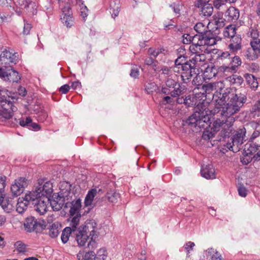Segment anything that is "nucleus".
I'll use <instances>...</instances> for the list:
<instances>
[{
  "label": "nucleus",
  "mask_w": 260,
  "mask_h": 260,
  "mask_svg": "<svg viewBox=\"0 0 260 260\" xmlns=\"http://www.w3.org/2000/svg\"><path fill=\"white\" fill-rule=\"evenodd\" d=\"M8 77L6 78V81H9L12 82H18L20 79L18 73L15 71L12 70L11 72H8Z\"/></svg>",
  "instance_id": "58836bf2"
},
{
  "label": "nucleus",
  "mask_w": 260,
  "mask_h": 260,
  "mask_svg": "<svg viewBox=\"0 0 260 260\" xmlns=\"http://www.w3.org/2000/svg\"><path fill=\"white\" fill-rule=\"evenodd\" d=\"M66 184L67 188L65 190L61 189L59 194L56 197H54L50 201V204L54 210L59 211L62 208L66 209V202L69 200L70 197H75L73 193L71 192V185L67 182Z\"/></svg>",
  "instance_id": "0eeeda50"
},
{
  "label": "nucleus",
  "mask_w": 260,
  "mask_h": 260,
  "mask_svg": "<svg viewBox=\"0 0 260 260\" xmlns=\"http://www.w3.org/2000/svg\"><path fill=\"white\" fill-rule=\"evenodd\" d=\"M97 193L96 188H92L88 191L84 200L85 206H92L93 199Z\"/></svg>",
  "instance_id": "2f4dec72"
},
{
  "label": "nucleus",
  "mask_w": 260,
  "mask_h": 260,
  "mask_svg": "<svg viewBox=\"0 0 260 260\" xmlns=\"http://www.w3.org/2000/svg\"><path fill=\"white\" fill-rule=\"evenodd\" d=\"M162 74L168 76V78L172 76L174 73H175L174 71V67L171 68L167 66H164L161 69Z\"/></svg>",
  "instance_id": "de8ad7c7"
},
{
  "label": "nucleus",
  "mask_w": 260,
  "mask_h": 260,
  "mask_svg": "<svg viewBox=\"0 0 260 260\" xmlns=\"http://www.w3.org/2000/svg\"><path fill=\"white\" fill-rule=\"evenodd\" d=\"M165 51V49L164 48L154 49L153 48H150L148 49V52L150 55L156 58L159 54L164 53Z\"/></svg>",
  "instance_id": "c03bdc74"
},
{
  "label": "nucleus",
  "mask_w": 260,
  "mask_h": 260,
  "mask_svg": "<svg viewBox=\"0 0 260 260\" xmlns=\"http://www.w3.org/2000/svg\"><path fill=\"white\" fill-rule=\"evenodd\" d=\"M79 260H101V258L96 256L92 250L86 251L85 253L80 251L77 254Z\"/></svg>",
  "instance_id": "cd10ccee"
},
{
  "label": "nucleus",
  "mask_w": 260,
  "mask_h": 260,
  "mask_svg": "<svg viewBox=\"0 0 260 260\" xmlns=\"http://www.w3.org/2000/svg\"><path fill=\"white\" fill-rule=\"evenodd\" d=\"M27 185V180L23 177H20L15 180L12 184L11 190L14 197H17L23 192L24 188Z\"/></svg>",
  "instance_id": "a211bd4d"
},
{
  "label": "nucleus",
  "mask_w": 260,
  "mask_h": 260,
  "mask_svg": "<svg viewBox=\"0 0 260 260\" xmlns=\"http://www.w3.org/2000/svg\"><path fill=\"white\" fill-rule=\"evenodd\" d=\"M226 14L229 17V20H237L240 16L239 10L234 7H230L226 12Z\"/></svg>",
  "instance_id": "72a5a7b5"
},
{
  "label": "nucleus",
  "mask_w": 260,
  "mask_h": 260,
  "mask_svg": "<svg viewBox=\"0 0 260 260\" xmlns=\"http://www.w3.org/2000/svg\"><path fill=\"white\" fill-rule=\"evenodd\" d=\"M7 177L5 176L0 177V198L5 196V187Z\"/></svg>",
  "instance_id": "49530a36"
},
{
  "label": "nucleus",
  "mask_w": 260,
  "mask_h": 260,
  "mask_svg": "<svg viewBox=\"0 0 260 260\" xmlns=\"http://www.w3.org/2000/svg\"><path fill=\"white\" fill-rule=\"evenodd\" d=\"M177 84V82L174 79H172V78H168L166 81L165 86L169 88L176 89L175 87Z\"/></svg>",
  "instance_id": "8fccbe9b"
},
{
  "label": "nucleus",
  "mask_w": 260,
  "mask_h": 260,
  "mask_svg": "<svg viewBox=\"0 0 260 260\" xmlns=\"http://www.w3.org/2000/svg\"><path fill=\"white\" fill-rule=\"evenodd\" d=\"M244 154L247 156H251L256 161L260 160V145L249 141L244 146Z\"/></svg>",
  "instance_id": "2eb2a0df"
},
{
  "label": "nucleus",
  "mask_w": 260,
  "mask_h": 260,
  "mask_svg": "<svg viewBox=\"0 0 260 260\" xmlns=\"http://www.w3.org/2000/svg\"><path fill=\"white\" fill-rule=\"evenodd\" d=\"M31 28V24L27 23V22H25V20H24V26H23V34L24 35H27L29 34L30 30Z\"/></svg>",
  "instance_id": "bf43d9fd"
},
{
  "label": "nucleus",
  "mask_w": 260,
  "mask_h": 260,
  "mask_svg": "<svg viewBox=\"0 0 260 260\" xmlns=\"http://www.w3.org/2000/svg\"><path fill=\"white\" fill-rule=\"evenodd\" d=\"M32 197H34L31 192H29L28 194H26L24 198H19L18 199V202L16 205V210L20 214H22L27 209L28 204H31V199Z\"/></svg>",
  "instance_id": "aec40b11"
},
{
  "label": "nucleus",
  "mask_w": 260,
  "mask_h": 260,
  "mask_svg": "<svg viewBox=\"0 0 260 260\" xmlns=\"http://www.w3.org/2000/svg\"><path fill=\"white\" fill-rule=\"evenodd\" d=\"M178 87L176 89L169 88L166 86H162L161 92L168 95L170 94L172 97H177L183 94L184 88H183L179 84H178Z\"/></svg>",
  "instance_id": "b1692460"
},
{
  "label": "nucleus",
  "mask_w": 260,
  "mask_h": 260,
  "mask_svg": "<svg viewBox=\"0 0 260 260\" xmlns=\"http://www.w3.org/2000/svg\"><path fill=\"white\" fill-rule=\"evenodd\" d=\"M70 89V86L68 84H64L59 88V91L61 93L66 94L69 91Z\"/></svg>",
  "instance_id": "0e129e2a"
},
{
  "label": "nucleus",
  "mask_w": 260,
  "mask_h": 260,
  "mask_svg": "<svg viewBox=\"0 0 260 260\" xmlns=\"http://www.w3.org/2000/svg\"><path fill=\"white\" fill-rule=\"evenodd\" d=\"M144 62L148 66H151L153 64H154V66H156V64H155V62H157L156 61H155L153 58H152L151 57H147L145 58L144 60Z\"/></svg>",
  "instance_id": "69168bd1"
},
{
  "label": "nucleus",
  "mask_w": 260,
  "mask_h": 260,
  "mask_svg": "<svg viewBox=\"0 0 260 260\" xmlns=\"http://www.w3.org/2000/svg\"><path fill=\"white\" fill-rule=\"evenodd\" d=\"M139 75V70L137 68H134L132 69L131 73H130V76L132 77H133L134 78H137L138 77Z\"/></svg>",
  "instance_id": "e2e57ef3"
},
{
  "label": "nucleus",
  "mask_w": 260,
  "mask_h": 260,
  "mask_svg": "<svg viewBox=\"0 0 260 260\" xmlns=\"http://www.w3.org/2000/svg\"><path fill=\"white\" fill-rule=\"evenodd\" d=\"M95 222H87L85 225L79 227L78 230L75 233L76 240L80 246H84L86 243H87V246L85 248H88L89 250H93L96 247V243L95 239L96 238L95 226Z\"/></svg>",
  "instance_id": "7ed1b4c3"
},
{
  "label": "nucleus",
  "mask_w": 260,
  "mask_h": 260,
  "mask_svg": "<svg viewBox=\"0 0 260 260\" xmlns=\"http://www.w3.org/2000/svg\"><path fill=\"white\" fill-rule=\"evenodd\" d=\"M31 192L38 194V197L45 196L49 199L53 192L52 183L50 181L44 182V180H39L38 185L36 186L35 190Z\"/></svg>",
  "instance_id": "9b49d317"
},
{
  "label": "nucleus",
  "mask_w": 260,
  "mask_h": 260,
  "mask_svg": "<svg viewBox=\"0 0 260 260\" xmlns=\"http://www.w3.org/2000/svg\"><path fill=\"white\" fill-rule=\"evenodd\" d=\"M250 44V48L260 53V39L251 40Z\"/></svg>",
  "instance_id": "09e8293b"
},
{
  "label": "nucleus",
  "mask_w": 260,
  "mask_h": 260,
  "mask_svg": "<svg viewBox=\"0 0 260 260\" xmlns=\"http://www.w3.org/2000/svg\"><path fill=\"white\" fill-rule=\"evenodd\" d=\"M215 133L213 132H209V131H206L203 132L202 135V139L205 140H209L211 138L214 137Z\"/></svg>",
  "instance_id": "864d4df0"
},
{
  "label": "nucleus",
  "mask_w": 260,
  "mask_h": 260,
  "mask_svg": "<svg viewBox=\"0 0 260 260\" xmlns=\"http://www.w3.org/2000/svg\"><path fill=\"white\" fill-rule=\"evenodd\" d=\"M221 110V107L218 106L213 110L210 111L215 116L214 118L216 119L213 123L211 129L215 133L219 131L222 127V130L219 133L217 140L219 142H225L226 139L230 138V134L233 131L232 125L234 122H231L230 120H228L229 117L220 114Z\"/></svg>",
  "instance_id": "f03ea898"
},
{
  "label": "nucleus",
  "mask_w": 260,
  "mask_h": 260,
  "mask_svg": "<svg viewBox=\"0 0 260 260\" xmlns=\"http://www.w3.org/2000/svg\"><path fill=\"white\" fill-rule=\"evenodd\" d=\"M237 28L234 25H229L224 28L223 36L229 43L228 49L231 53L236 54L242 48V39L240 35L237 34Z\"/></svg>",
  "instance_id": "20e7f679"
},
{
  "label": "nucleus",
  "mask_w": 260,
  "mask_h": 260,
  "mask_svg": "<svg viewBox=\"0 0 260 260\" xmlns=\"http://www.w3.org/2000/svg\"><path fill=\"white\" fill-rule=\"evenodd\" d=\"M16 110L17 108L14 106L10 99L0 102V115L5 118L9 119L12 117L13 112Z\"/></svg>",
  "instance_id": "4468645a"
},
{
  "label": "nucleus",
  "mask_w": 260,
  "mask_h": 260,
  "mask_svg": "<svg viewBox=\"0 0 260 260\" xmlns=\"http://www.w3.org/2000/svg\"><path fill=\"white\" fill-rule=\"evenodd\" d=\"M216 43V39L208 38L207 36L204 37L201 34H196L192 36L191 45H207V46H213Z\"/></svg>",
  "instance_id": "f3484780"
},
{
  "label": "nucleus",
  "mask_w": 260,
  "mask_h": 260,
  "mask_svg": "<svg viewBox=\"0 0 260 260\" xmlns=\"http://www.w3.org/2000/svg\"><path fill=\"white\" fill-rule=\"evenodd\" d=\"M63 16H61V20L63 23L68 27H70L73 25V20L72 17L70 15H67L66 14H63Z\"/></svg>",
  "instance_id": "a19ab883"
},
{
  "label": "nucleus",
  "mask_w": 260,
  "mask_h": 260,
  "mask_svg": "<svg viewBox=\"0 0 260 260\" xmlns=\"http://www.w3.org/2000/svg\"><path fill=\"white\" fill-rule=\"evenodd\" d=\"M194 64L192 65L188 61V63H185L180 67V71L177 73L180 74L183 82L187 83L191 81L193 75L196 74Z\"/></svg>",
  "instance_id": "ddd939ff"
},
{
  "label": "nucleus",
  "mask_w": 260,
  "mask_h": 260,
  "mask_svg": "<svg viewBox=\"0 0 260 260\" xmlns=\"http://www.w3.org/2000/svg\"><path fill=\"white\" fill-rule=\"evenodd\" d=\"M215 171L213 165L208 164L202 166L201 173V175L206 179L215 178Z\"/></svg>",
  "instance_id": "393cba45"
},
{
  "label": "nucleus",
  "mask_w": 260,
  "mask_h": 260,
  "mask_svg": "<svg viewBox=\"0 0 260 260\" xmlns=\"http://www.w3.org/2000/svg\"><path fill=\"white\" fill-rule=\"evenodd\" d=\"M70 197L69 200L66 202V209L70 208L69 213L71 216L81 214L80 213L81 208V200L80 199H72Z\"/></svg>",
  "instance_id": "6ab92c4d"
},
{
  "label": "nucleus",
  "mask_w": 260,
  "mask_h": 260,
  "mask_svg": "<svg viewBox=\"0 0 260 260\" xmlns=\"http://www.w3.org/2000/svg\"><path fill=\"white\" fill-rule=\"evenodd\" d=\"M191 35L188 34H184L182 36V42L183 44H189L191 43V38H192Z\"/></svg>",
  "instance_id": "4d7b16f0"
},
{
  "label": "nucleus",
  "mask_w": 260,
  "mask_h": 260,
  "mask_svg": "<svg viewBox=\"0 0 260 260\" xmlns=\"http://www.w3.org/2000/svg\"><path fill=\"white\" fill-rule=\"evenodd\" d=\"M34 197L31 199V204L34 206V210L40 215H44L47 212V204L49 199L45 196L38 197V194L31 192Z\"/></svg>",
  "instance_id": "1a4fd4ad"
},
{
  "label": "nucleus",
  "mask_w": 260,
  "mask_h": 260,
  "mask_svg": "<svg viewBox=\"0 0 260 260\" xmlns=\"http://www.w3.org/2000/svg\"><path fill=\"white\" fill-rule=\"evenodd\" d=\"M185 63H188V60H186V57L184 55H180L175 61V66L174 67V71L178 72L180 71V67Z\"/></svg>",
  "instance_id": "e433bc0d"
},
{
  "label": "nucleus",
  "mask_w": 260,
  "mask_h": 260,
  "mask_svg": "<svg viewBox=\"0 0 260 260\" xmlns=\"http://www.w3.org/2000/svg\"><path fill=\"white\" fill-rule=\"evenodd\" d=\"M211 124L209 116L203 112H196L190 116L185 121H183L182 125L187 126L190 128H195L206 129Z\"/></svg>",
  "instance_id": "39448f33"
},
{
  "label": "nucleus",
  "mask_w": 260,
  "mask_h": 260,
  "mask_svg": "<svg viewBox=\"0 0 260 260\" xmlns=\"http://www.w3.org/2000/svg\"><path fill=\"white\" fill-rule=\"evenodd\" d=\"M8 72L2 67H0V78L6 80V78L8 77Z\"/></svg>",
  "instance_id": "774afa93"
},
{
  "label": "nucleus",
  "mask_w": 260,
  "mask_h": 260,
  "mask_svg": "<svg viewBox=\"0 0 260 260\" xmlns=\"http://www.w3.org/2000/svg\"><path fill=\"white\" fill-rule=\"evenodd\" d=\"M230 81L233 84L241 85L243 82V78L237 75H233L229 77Z\"/></svg>",
  "instance_id": "a18cd8bd"
},
{
  "label": "nucleus",
  "mask_w": 260,
  "mask_h": 260,
  "mask_svg": "<svg viewBox=\"0 0 260 260\" xmlns=\"http://www.w3.org/2000/svg\"><path fill=\"white\" fill-rule=\"evenodd\" d=\"M75 235V233H73L72 232V230L69 228H66L62 232L61 239L64 244L66 243L69 239V237L71 235Z\"/></svg>",
  "instance_id": "4c0bfd02"
},
{
  "label": "nucleus",
  "mask_w": 260,
  "mask_h": 260,
  "mask_svg": "<svg viewBox=\"0 0 260 260\" xmlns=\"http://www.w3.org/2000/svg\"><path fill=\"white\" fill-rule=\"evenodd\" d=\"M219 72H222L220 70V67L217 68L214 66H208L204 72V78L210 80L215 77Z\"/></svg>",
  "instance_id": "a878e982"
},
{
  "label": "nucleus",
  "mask_w": 260,
  "mask_h": 260,
  "mask_svg": "<svg viewBox=\"0 0 260 260\" xmlns=\"http://www.w3.org/2000/svg\"><path fill=\"white\" fill-rule=\"evenodd\" d=\"M209 0H197L194 6L200 9V15L209 17L211 16L213 11V7L211 4H209Z\"/></svg>",
  "instance_id": "dca6fc26"
},
{
  "label": "nucleus",
  "mask_w": 260,
  "mask_h": 260,
  "mask_svg": "<svg viewBox=\"0 0 260 260\" xmlns=\"http://www.w3.org/2000/svg\"><path fill=\"white\" fill-rule=\"evenodd\" d=\"M47 226L46 222L43 219L37 220L33 216L27 217L24 222L25 230L27 232H40L44 230Z\"/></svg>",
  "instance_id": "6e6552de"
},
{
  "label": "nucleus",
  "mask_w": 260,
  "mask_h": 260,
  "mask_svg": "<svg viewBox=\"0 0 260 260\" xmlns=\"http://www.w3.org/2000/svg\"><path fill=\"white\" fill-rule=\"evenodd\" d=\"M242 53V55L249 60H254L256 59L260 54L259 52L256 51V50L250 47L243 51Z\"/></svg>",
  "instance_id": "7c9ffc66"
},
{
  "label": "nucleus",
  "mask_w": 260,
  "mask_h": 260,
  "mask_svg": "<svg viewBox=\"0 0 260 260\" xmlns=\"http://www.w3.org/2000/svg\"><path fill=\"white\" fill-rule=\"evenodd\" d=\"M248 90L240 88L234 90L230 88L220 87L213 95L216 106L221 107L220 114L229 117L230 122H234L233 115L238 113L247 101Z\"/></svg>",
  "instance_id": "f257e3e1"
},
{
  "label": "nucleus",
  "mask_w": 260,
  "mask_h": 260,
  "mask_svg": "<svg viewBox=\"0 0 260 260\" xmlns=\"http://www.w3.org/2000/svg\"><path fill=\"white\" fill-rule=\"evenodd\" d=\"M0 51V64H16L18 60L17 53L11 51L9 48H2Z\"/></svg>",
  "instance_id": "f8f14e48"
},
{
  "label": "nucleus",
  "mask_w": 260,
  "mask_h": 260,
  "mask_svg": "<svg viewBox=\"0 0 260 260\" xmlns=\"http://www.w3.org/2000/svg\"><path fill=\"white\" fill-rule=\"evenodd\" d=\"M222 86L223 83L222 82H214L205 84L202 85L201 90L202 92L197 93L200 94V101H201L202 103H203V102L206 99L208 95H210V94H211L212 99L215 101L213 98V95L214 93L212 94V92L214 90H216L215 92L217 90L219 91L220 90V88L222 87Z\"/></svg>",
  "instance_id": "9d476101"
},
{
  "label": "nucleus",
  "mask_w": 260,
  "mask_h": 260,
  "mask_svg": "<svg viewBox=\"0 0 260 260\" xmlns=\"http://www.w3.org/2000/svg\"><path fill=\"white\" fill-rule=\"evenodd\" d=\"M105 198L111 203H116L120 198V194L115 190H110L107 192Z\"/></svg>",
  "instance_id": "473e14b6"
},
{
  "label": "nucleus",
  "mask_w": 260,
  "mask_h": 260,
  "mask_svg": "<svg viewBox=\"0 0 260 260\" xmlns=\"http://www.w3.org/2000/svg\"><path fill=\"white\" fill-rule=\"evenodd\" d=\"M194 29L198 33L197 34H201L204 36V37L207 36L208 38H211V39H216L214 34L209 29L208 26L202 22L197 23L194 26Z\"/></svg>",
  "instance_id": "4be33fe9"
},
{
  "label": "nucleus",
  "mask_w": 260,
  "mask_h": 260,
  "mask_svg": "<svg viewBox=\"0 0 260 260\" xmlns=\"http://www.w3.org/2000/svg\"><path fill=\"white\" fill-rule=\"evenodd\" d=\"M252 159H253L252 156H247L244 153V156L241 158V161L243 164L247 165L251 162Z\"/></svg>",
  "instance_id": "052dcab7"
},
{
  "label": "nucleus",
  "mask_w": 260,
  "mask_h": 260,
  "mask_svg": "<svg viewBox=\"0 0 260 260\" xmlns=\"http://www.w3.org/2000/svg\"><path fill=\"white\" fill-rule=\"evenodd\" d=\"M81 216V214H78L75 215L74 217L72 218V219L70 223V226H69L68 228H70L72 230V232H73V233L76 232V231L78 230H77V228L79 225Z\"/></svg>",
  "instance_id": "c9c22d12"
},
{
  "label": "nucleus",
  "mask_w": 260,
  "mask_h": 260,
  "mask_svg": "<svg viewBox=\"0 0 260 260\" xmlns=\"http://www.w3.org/2000/svg\"><path fill=\"white\" fill-rule=\"evenodd\" d=\"M205 46H207V45H191L189 46V50L192 53L191 56L196 53H201L203 52Z\"/></svg>",
  "instance_id": "ea45409f"
},
{
  "label": "nucleus",
  "mask_w": 260,
  "mask_h": 260,
  "mask_svg": "<svg viewBox=\"0 0 260 260\" xmlns=\"http://www.w3.org/2000/svg\"><path fill=\"white\" fill-rule=\"evenodd\" d=\"M206 57L205 54L202 52L201 53L193 54L188 61L192 65L194 64V67L196 69L197 67L200 65L199 63L203 62L206 61Z\"/></svg>",
  "instance_id": "c85d7f7f"
},
{
  "label": "nucleus",
  "mask_w": 260,
  "mask_h": 260,
  "mask_svg": "<svg viewBox=\"0 0 260 260\" xmlns=\"http://www.w3.org/2000/svg\"><path fill=\"white\" fill-rule=\"evenodd\" d=\"M18 4L21 8L29 11L30 7L34 8L36 6L35 3L32 2H27L25 0H19Z\"/></svg>",
  "instance_id": "37998d69"
},
{
  "label": "nucleus",
  "mask_w": 260,
  "mask_h": 260,
  "mask_svg": "<svg viewBox=\"0 0 260 260\" xmlns=\"http://www.w3.org/2000/svg\"><path fill=\"white\" fill-rule=\"evenodd\" d=\"M251 112L255 115L260 112V100L256 101L252 106L251 109Z\"/></svg>",
  "instance_id": "603ef678"
},
{
  "label": "nucleus",
  "mask_w": 260,
  "mask_h": 260,
  "mask_svg": "<svg viewBox=\"0 0 260 260\" xmlns=\"http://www.w3.org/2000/svg\"><path fill=\"white\" fill-rule=\"evenodd\" d=\"M14 246L16 250L19 253H24L25 252L27 251L26 248V245L20 241H18L15 242L14 244Z\"/></svg>",
  "instance_id": "79ce46f5"
},
{
  "label": "nucleus",
  "mask_w": 260,
  "mask_h": 260,
  "mask_svg": "<svg viewBox=\"0 0 260 260\" xmlns=\"http://www.w3.org/2000/svg\"><path fill=\"white\" fill-rule=\"evenodd\" d=\"M119 11V7L118 6L114 8L112 7L111 5H110V13L111 14L113 18H115L118 15Z\"/></svg>",
  "instance_id": "5fc2aeb1"
},
{
  "label": "nucleus",
  "mask_w": 260,
  "mask_h": 260,
  "mask_svg": "<svg viewBox=\"0 0 260 260\" xmlns=\"http://www.w3.org/2000/svg\"><path fill=\"white\" fill-rule=\"evenodd\" d=\"M195 246V244L193 242L189 241L186 243L184 245V248L186 251L187 256L189 257V251L193 249V248Z\"/></svg>",
  "instance_id": "6e6d98bb"
},
{
  "label": "nucleus",
  "mask_w": 260,
  "mask_h": 260,
  "mask_svg": "<svg viewBox=\"0 0 260 260\" xmlns=\"http://www.w3.org/2000/svg\"><path fill=\"white\" fill-rule=\"evenodd\" d=\"M238 191L239 194L242 197H245L247 194V190L243 185L239 186Z\"/></svg>",
  "instance_id": "13d9d810"
},
{
  "label": "nucleus",
  "mask_w": 260,
  "mask_h": 260,
  "mask_svg": "<svg viewBox=\"0 0 260 260\" xmlns=\"http://www.w3.org/2000/svg\"><path fill=\"white\" fill-rule=\"evenodd\" d=\"M203 104L200 99V94L196 93L193 96L188 95L185 98L184 104L187 107H198Z\"/></svg>",
  "instance_id": "bb28decb"
},
{
  "label": "nucleus",
  "mask_w": 260,
  "mask_h": 260,
  "mask_svg": "<svg viewBox=\"0 0 260 260\" xmlns=\"http://www.w3.org/2000/svg\"><path fill=\"white\" fill-rule=\"evenodd\" d=\"M157 85L154 83H149L145 85V90L148 93H150L156 90Z\"/></svg>",
  "instance_id": "3c124183"
},
{
  "label": "nucleus",
  "mask_w": 260,
  "mask_h": 260,
  "mask_svg": "<svg viewBox=\"0 0 260 260\" xmlns=\"http://www.w3.org/2000/svg\"><path fill=\"white\" fill-rule=\"evenodd\" d=\"M15 120L21 126L27 127L29 129L37 131L40 129V126L36 123L32 122V119L29 117H27L25 118L22 117L18 120L15 118Z\"/></svg>",
  "instance_id": "5701e85b"
},
{
  "label": "nucleus",
  "mask_w": 260,
  "mask_h": 260,
  "mask_svg": "<svg viewBox=\"0 0 260 260\" xmlns=\"http://www.w3.org/2000/svg\"><path fill=\"white\" fill-rule=\"evenodd\" d=\"M246 129L244 127L238 129L235 134L230 138L231 142L229 141L222 142L223 146L234 152H238L242 147V144L246 141Z\"/></svg>",
  "instance_id": "423d86ee"
},
{
  "label": "nucleus",
  "mask_w": 260,
  "mask_h": 260,
  "mask_svg": "<svg viewBox=\"0 0 260 260\" xmlns=\"http://www.w3.org/2000/svg\"><path fill=\"white\" fill-rule=\"evenodd\" d=\"M5 196L0 198V205L6 212L10 213L14 208L13 203L12 200L4 199Z\"/></svg>",
  "instance_id": "c756f323"
},
{
  "label": "nucleus",
  "mask_w": 260,
  "mask_h": 260,
  "mask_svg": "<svg viewBox=\"0 0 260 260\" xmlns=\"http://www.w3.org/2000/svg\"><path fill=\"white\" fill-rule=\"evenodd\" d=\"M7 99H10V96L7 94V92L4 90H1L0 91V102L4 100H6Z\"/></svg>",
  "instance_id": "680f3d73"
},
{
  "label": "nucleus",
  "mask_w": 260,
  "mask_h": 260,
  "mask_svg": "<svg viewBox=\"0 0 260 260\" xmlns=\"http://www.w3.org/2000/svg\"><path fill=\"white\" fill-rule=\"evenodd\" d=\"M245 77L247 82L249 86L251 85V83L253 81H254L257 79L253 75L251 74H247Z\"/></svg>",
  "instance_id": "338daca9"
},
{
  "label": "nucleus",
  "mask_w": 260,
  "mask_h": 260,
  "mask_svg": "<svg viewBox=\"0 0 260 260\" xmlns=\"http://www.w3.org/2000/svg\"><path fill=\"white\" fill-rule=\"evenodd\" d=\"M241 59L238 56L232 57L229 66H222L220 67V70L222 72H236L238 67L241 65Z\"/></svg>",
  "instance_id": "412c9836"
},
{
  "label": "nucleus",
  "mask_w": 260,
  "mask_h": 260,
  "mask_svg": "<svg viewBox=\"0 0 260 260\" xmlns=\"http://www.w3.org/2000/svg\"><path fill=\"white\" fill-rule=\"evenodd\" d=\"M61 229V224L56 222L53 223L49 228V235L52 238H55L58 235Z\"/></svg>",
  "instance_id": "f704fd0d"
}]
</instances>
